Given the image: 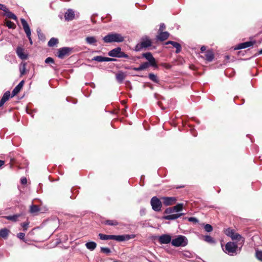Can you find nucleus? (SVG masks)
<instances>
[{
    "label": "nucleus",
    "instance_id": "nucleus-1",
    "mask_svg": "<svg viewBox=\"0 0 262 262\" xmlns=\"http://www.w3.org/2000/svg\"><path fill=\"white\" fill-rule=\"evenodd\" d=\"M99 236L102 240L113 239L118 242L126 241L135 237L134 234H124V235H106L102 233H99Z\"/></svg>",
    "mask_w": 262,
    "mask_h": 262
},
{
    "label": "nucleus",
    "instance_id": "nucleus-2",
    "mask_svg": "<svg viewBox=\"0 0 262 262\" xmlns=\"http://www.w3.org/2000/svg\"><path fill=\"white\" fill-rule=\"evenodd\" d=\"M105 43L121 42L124 40V37L120 34L116 33H109L103 38Z\"/></svg>",
    "mask_w": 262,
    "mask_h": 262
},
{
    "label": "nucleus",
    "instance_id": "nucleus-3",
    "mask_svg": "<svg viewBox=\"0 0 262 262\" xmlns=\"http://www.w3.org/2000/svg\"><path fill=\"white\" fill-rule=\"evenodd\" d=\"M188 244L187 238L182 235L176 236L171 241V245L176 247H185Z\"/></svg>",
    "mask_w": 262,
    "mask_h": 262
},
{
    "label": "nucleus",
    "instance_id": "nucleus-4",
    "mask_svg": "<svg viewBox=\"0 0 262 262\" xmlns=\"http://www.w3.org/2000/svg\"><path fill=\"white\" fill-rule=\"evenodd\" d=\"M223 251L230 256H233L237 254V245L234 242H228L225 248L222 247Z\"/></svg>",
    "mask_w": 262,
    "mask_h": 262
},
{
    "label": "nucleus",
    "instance_id": "nucleus-5",
    "mask_svg": "<svg viewBox=\"0 0 262 262\" xmlns=\"http://www.w3.org/2000/svg\"><path fill=\"white\" fill-rule=\"evenodd\" d=\"M151 46V40L147 37L142 38L141 41L138 43L135 47V51L138 52L143 48H147Z\"/></svg>",
    "mask_w": 262,
    "mask_h": 262
},
{
    "label": "nucleus",
    "instance_id": "nucleus-6",
    "mask_svg": "<svg viewBox=\"0 0 262 262\" xmlns=\"http://www.w3.org/2000/svg\"><path fill=\"white\" fill-rule=\"evenodd\" d=\"M108 55L113 57L117 58H128L127 54L121 51V49L120 47L116 48L108 52Z\"/></svg>",
    "mask_w": 262,
    "mask_h": 262
},
{
    "label": "nucleus",
    "instance_id": "nucleus-7",
    "mask_svg": "<svg viewBox=\"0 0 262 262\" xmlns=\"http://www.w3.org/2000/svg\"><path fill=\"white\" fill-rule=\"evenodd\" d=\"M173 212L174 211L172 207L166 208L164 211V213L169 214L164 216L163 218L167 220H172L178 219L183 214V213L172 214Z\"/></svg>",
    "mask_w": 262,
    "mask_h": 262
},
{
    "label": "nucleus",
    "instance_id": "nucleus-8",
    "mask_svg": "<svg viewBox=\"0 0 262 262\" xmlns=\"http://www.w3.org/2000/svg\"><path fill=\"white\" fill-rule=\"evenodd\" d=\"M20 21H21V25L23 27L24 31H25V33L26 34V36L29 40L30 43L31 45H32L33 41H32V40L31 37V30H30V27H29L28 24L27 23V21L24 18H23L20 19Z\"/></svg>",
    "mask_w": 262,
    "mask_h": 262
},
{
    "label": "nucleus",
    "instance_id": "nucleus-9",
    "mask_svg": "<svg viewBox=\"0 0 262 262\" xmlns=\"http://www.w3.org/2000/svg\"><path fill=\"white\" fill-rule=\"evenodd\" d=\"M72 51V48L70 47H63L58 50L57 57L60 59H63L66 56L70 55Z\"/></svg>",
    "mask_w": 262,
    "mask_h": 262
},
{
    "label": "nucleus",
    "instance_id": "nucleus-10",
    "mask_svg": "<svg viewBox=\"0 0 262 262\" xmlns=\"http://www.w3.org/2000/svg\"><path fill=\"white\" fill-rule=\"evenodd\" d=\"M188 221L190 222H192L194 224H198V228H203L204 229H213L211 225L208 224H204L203 223H200L199 220L195 217H190L188 218Z\"/></svg>",
    "mask_w": 262,
    "mask_h": 262
},
{
    "label": "nucleus",
    "instance_id": "nucleus-11",
    "mask_svg": "<svg viewBox=\"0 0 262 262\" xmlns=\"http://www.w3.org/2000/svg\"><path fill=\"white\" fill-rule=\"evenodd\" d=\"M225 234L230 236L232 240H236L242 244L244 243V239L238 233H235L234 230H225Z\"/></svg>",
    "mask_w": 262,
    "mask_h": 262
},
{
    "label": "nucleus",
    "instance_id": "nucleus-12",
    "mask_svg": "<svg viewBox=\"0 0 262 262\" xmlns=\"http://www.w3.org/2000/svg\"><path fill=\"white\" fill-rule=\"evenodd\" d=\"M142 57H144L148 62L150 63L151 67H154L155 69L158 68V65L157 64L155 58L152 56L150 52H146L142 54Z\"/></svg>",
    "mask_w": 262,
    "mask_h": 262
},
{
    "label": "nucleus",
    "instance_id": "nucleus-13",
    "mask_svg": "<svg viewBox=\"0 0 262 262\" xmlns=\"http://www.w3.org/2000/svg\"><path fill=\"white\" fill-rule=\"evenodd\" d=\"M150 204L154 210L159 211L161 210L162 204L160 200L157 197H152L150 201Z\"/></svg>",
    "mask_w": 262,
    "mask_h": 262
},
{
    "label": "nucleus",
    "instance_id": "nucleus-14",
    "mask_svg": "<svg viewBox=\"0 0 262 262\" xmlns=\"http://www.w3.org/2000/svg\"><path fill=\"white\" fill-rule=\"evenodd\" d=\"M158 241L161 244L171 243L172 239L170 234H164L159 236Z\"/></svg>",
    "mask_w": 262,
    "mask_h": 262
},
{
    "label": "nucleus",
    "instance_id": "nucleus-15",
    "mask_svg": "<svg viewBox=\"0 0 262 262\" xmlns=\"http://www.w3.org/2000/svg\"><path fill=\"white\" fill-rule=\"evenodd\" d=\"M254 42H255L254 41H249L240 43L237 45V46L235 48V50L243 49L247 48L248 47H251L254 45Z\"/></svg>",
    "mask_w": 262,
    "mask_h": 262
},
{
    "label": "nucleus",
    "instance_id": "nucleus-16",
    "mask_svg": "<svg viewBox=\"0 0 262 262\" xmlns=\"http://www.w3.org/2000/svg\"><path fill=\"white\" fill-rule=\"evenodd\" d=\"M16 53L18 57L22 60L26 59L28 58L27 54L25 53L24 49L21 47H18L16 48Z\"/></svg>",
    "mask_w": 262,
    "mask_h": 262
},
{
    "label": "nucleus",
    "instance_id": "nucleus-17",
    "mask_svg": "<svg viewBox=\"0 0 262 262\" xmlns=\"http://www.w3.org/2000/svg\"><path fill=\"white\" fill-rule=\"evenodd\" d=\"M75 17V12L72 9H69L65 12L64 18L67 21L73 20Z\"/></svg>",
    "mask_w": 262,
    "mask_h": 262
},
{
    "label": "nucleus",
    "instance_id": "nucleus-18",
    "mask_svg": "<svg viewBox=\"0 0 262 262\" xmlns=\"http://www.w3.org/2000/svg\"><path fill=\"white\" fill-rule=\"evenodd\" d=\"M164 205L166 206L171 205L176 201L174 197H163L162 198Z\"/></svg>",
    "mask_w": 262,
    "mask_h": 262
},
{
    "label": "nucleus",
    "instance_id": "nucleus-19",
    "mask_svg": "<svg viewBox=\"0 0 262 262\" xmlns=\"http://www.w3.org/2000/svg\"><path fill=\"white\" fill-rule=\"evenodd\" d=\"M24 81L22 80L15 87L12 92V97L17 95L20 92L24 85Z\"/></svg>",
    "mask_w": 262,
    "mask_h": 262
},
{
    "label": "nucleus",
    "instance_id": "nucleus-20",
    "mask_svg": "<svg viewBox=\"0 0 262 262\" xmlns=\"http://www.w3.org/2000/svg\"><path fill=\"white\" fill-rule=\"evenodd\" d=\"M169 44L172 45V46L176 49V53H179L181 52L182 50V47L179 43L173 41H168L166 42V45Z\"/></svg>",
    "mask_w": 262,
    "mask_h": 262
},
{
    "label": "nucleus",
    "instance_id": "nucleus-21",
    "mask_svg": "<svg viewBox=\"0 0 262 262\" xmlns=\"http://www.w3.org/2000/svg\"><path fill=\"white\" fill-rule=\"evenodd\" d=\"M160 33L159 35L157 36V38L158 40L160 41L165 40L169 37V34L168 32L165 31H159Z\"/></svg>",
    "mask_w": 262,
    "mask_h": 262
},
{
    "label": "nucleus",
    "instance_id": "nucleus-22",
    "mask_svg": "<svg viewBox=\"0 0 262 262\" xmlns=\"http://www.w3.org/2000/svg\"><path fill=\"white\" fill-rule=\"evenodd\" d=\"M10 97V91H8L6 92H5L2 97L1 100H0V107H2L4 103L8 101Z\"/></svg>",
    "mask_w": 262,
    "mask_h": 262
},
{
    "label": "nucleus",
    "instance_id": "nucleus-23",
    "mask_svg": "<svg viewBox=\"0 0 262 262\" xmlns=\"http://www.w3.org/2000/svg\"><path fill=\"white\" fill-rule=\"evenodd\" d=\"M205 60L208 62H211L214 58V53L211 50H208L205 54Z\"/></svg>",
    "mask_w": 262,
    "mask_h": 262
},
{
    "label": "nucleus",
    "instance_id": "nucleus-24",
    "mask_svg": "<svg viewBox=\"0 0 262 262\" xmlns=\"http://www.w3.org/2000/svg\"><path fill=\"white\" fill-rule=\"evenodd\" d=\"M21 216L20 214H14L13 215L6 216L5 217L8 220L11 221L13 222L17 221L19 217Z\"/></svg>",
    "mask_w": 262,
    "mask_h": 262
},
{
    "label": "nucleus",
    "instance_id": "nucleus-25",
    "mask_svg": "<svg viewBox=\"0 0 262 262\" xmlns=\"http://www.w3.org/2000/svg\"><path fill=\"white\" fill-rule=\"evenodd\" d=\"M85 247L90 251H93L97 247V244L94 242H89L85 244Z\"/></svg>",
    "mask_w": 262,
    "mask_h": 262
},
{
    "label": "nucleus",
    "instance_id": "nucleus-26",
    "mask_svg": "<svg viewBox=\"0 0 262 262\" xmlns=\"http://www.w3.org/2000/svg\"><path fill=\"white\" fill-rule=\"evenodd\" d=\"M85 40L88 44L96 46L97 40L94 36H88L85 38Z\"/></svg>",
    "mask_w": 262,
    "mask_h": 262
},
{
    "label": "nucleus",
    "instance_id": "nucleus-27",
    "mask_svg": "<svg viewBox=\"0 0 262 262\" xmlns=\"http://www.w3.org/2000/svg\"><path fill=\"white\" fill-rule=\"evenodd\" d=\"M125 74L122 72H119L116 75V78L119 83H121L125 78Z\"/></svg>",
    "mask_w": 262,
    "mask_h": 262
},
{
    "label": "nucleus",
    "instance_id": "nucleus-28",
    "mask_svg": "<svg viewBox=\"0 0 262 262\" xmlns=\"http://www.w3.org/2000/svg\"><path fill=\"white\" fill-rule=\"evenodd\" d=\"M40 209L39 207L37 205H32L30 207V212L32 214H36L38 212H39Z\"/></svg>",
    "mask_w": 262,
    "mask_h": 262
},
{
    "label": "nucleus",
    "instance_id": "nucleus-29",
    "mask_svg": "<svg viewBox=\"0 0 262 262\" xmlns=\"http://www.w3.org/2000/svg\"><path fill=\"white\" fill-rule=\"evenodd\" d=\"M58 43V40L56 38L52 37L48 41V45L50 47H53Z\"/></svg>",
    "mask_w": 262,
    "mask_h": 262
},
{
    "label": "nucleus",
    "instance_id": "nucleus-30",
    "mask_svg": "<svg viewBox=\"0 0 262 262\" xmlns=\"http://www.w3.org/2000/svg\"><path fill=\"white\" fill-rule=\"evenodd\" d=\"M5 15H6L8 18H12L14 20H17L16 16L9 9L5 12Z\"/></svg>",
    "mask_w": 262,
    "mask_h": 262
},
{
    "label": "nucleus",
    "instance_id": "nucleus-31",
    "mask_svg": "<svg viewBox=\"0 0 262 262\" xmlns=\"http://www.w3.org/2000/svg\"><path fill=\"white\" fill-rule=\"evenodd\" d=\"M148 78L151 81L155 83H159V80L155 74L153 73H149L148 75Z\"/></svg>",
    "mask_w": 262,
    "mask_h": 262
},
{
    "label": "nucleus",
    "instance_id": "nucleus-32",
    "mask_svg": "<svg viewBox=\"0 0 262 262\" xmlns=\"http://www.w3.org/2000/svg\"><path fill=\"white\" fill-rule=\"evenodd\" d=\"M4 25H6L9 29H14L16 27V25H15L14 23L8 20H5Z\"/></svg>",
    "mask_w": 262,
    "mask_h": 262
},
{
    "label": "nucleus",
    "instance_id": "nucleus-33",
    "mask_svg": "<svg viewBox=\"0 0 262 262\" xmlns=\"http://www.w3.org/2000/svg\"><path fill=\"white\" fill-rule=\"evenodd\" d=\"M204 240L210 244H215V242L214 239L209 235H205L203 236Z\"/></svg>",
    "mask_w": 262,
    "mask_h": 262
},
{
    "label": "nucleus",
    "instance_id": "nucleus-34",
    "mask_svg": "<svg viewBox=\"0 0 262 262\" xmlns=\"http://www.w3.org/2000/svg\"><path fill=\"white\" fill-rule=\"evenodd\" d=\"M10 230H0V237L4 239L7 238Z\"/></svg>",
    "mask_w": 262,
    "mask_h": 262
},
{
    "label": "nucleus",
    "instance_id": "nucleus-35",
    "mask_svg": "<svg viewBox=\"0 0 262 262\" xmlns=\"http://www.w3.org/2000/svg\"><path fill=\"white\" fill-rule=\"evenodd\" d=\"M183 204H178L177 205H176L175 206L173 207L172 208H173L174 212H177L181 211L183 209Z\"/></svg>",
    "mask_w": 262,
    "mask_h": 262
},
{
    "label": "nucleus",
    "instance_id": "nucleus-36",
    "mask_svg": "<svg viewBox=\"0 0 262 262\" xmlns=\"http://www.w3.org/2000/svg\"><path fill=\"white\" fill-rule=\"evenodd\" d=\"M92 60L98 62H104V57L101 56H96L92 58Z\"/></svg>",
    "mask_w": 262,
    "mask_h": 262
},
{
    "label": "nucleus",
    "instance_id": "nucleus-37",
    "mask_svg": "<svg viewBox=\"0 0 262 262\" xmlns=\"http://www.w3.org/2000/svg\"><path fill=\"white\" fill-rule=\"evenodd\" d=\"M37 33L39 39L43 40L45 38L44 34L41 33V30L40 29L38 28L37 29Z\"/></svg>",
    "mask_w": 262,
    "mask_h": 262
},
{
    "label": "nucleus",
    "instance_id": "nucleus-38",
    "mask_svg": "<svg viewBox=\"0 0 262 262\" xmlns=\"http://www.w3.org/2000/svg\"><path fill=\"white\" fill-rule=\"evenodd\" d=\"M100 250H101V252L107 254H109L111 252L110 249L107 247H102L100 248Z\"/></svg>",
    "mask_w": 262,
    "mask_h": 262
},
{
    "label": "nucleus",
    "instance_id": "nucleus-39",
    "mask_svg": "<svg viewBox=\"0 0 262 262\" xmlns=\"http://www.w3.org/2000/svg\"><path fill=\"white\" fill-rule=\"evenodd\" d=\"M105 224L108 225H116L118 224L117 221L114 220H107L105 222Z\"/></svg>",
    "mask_w": 262,
    "mask_h": 262
},
{
    "label": "nucleus",
    "instance_id": "nucleus-40",
    "mask_svg": "<svg viewBox=\"0 0 262 262\" xmlns=\"http://www.w3.org/2000/svg\"><path fill=\"white\" fill-rule=\"evenodd\" d=\"M256 257L262 262V251H256L255 253Z\"/></svg>",
    "mask_w": 262,
    "mask_h": 262
},
{
    "label": "nucleus",
    "instance_id": "nucleus-41",
    "mask_svg": "<svg viewBox=\"0 0 262 262\" xmlns=\"http://www.w3.org/2000/svg\"><path fill=\"white\" fill-rule=\"evenodd\" d=\"M26 63H24L23 64V66L22 67H20L19 68V71H20V75L22 76L25 73V71H26Z\"/></svg>",
    "mask_w": 262,
    "mask_h": 262
},
{
    "label": "nucleus",
    "instance_id": "nucleus-42",
    "mask_svg": "<svg viewBox=\"0 0 262 262\" xmlns=\"http://www.w3.org/2000/svg\"><path fill=\"white\" fill-rule=\"evenodd\" d=\"M25 234L24 233L20 232L17 234V237L20 239H23L25 243H27V240L25 238Z\"/></svg>",
    "mask_w": 262,
    "mask_h": 262
},
{
    "label": "nucleus",
    "instance_id": "nucleus-43",
    "mask_svg": "<svg viewBox=\"0 0 262 262\" xmlns=\"http://www.w3.org/2000/svg\"><path fill=\"white\" fill-rule=\"evenodd\" d=\"M45 63H54V60L52 57H48L45 60Z\"/></svg>",
    "mask_w": 262,
    "mask_h": 262
},
{
    "label": "nucleus",
    "instance_id": "nucleus-44",
    "mask_svg": "<svg viewBox=\"0 0 262 262\" xmlns=\"http://www.w3.org/2000/svg\"><path fill=\"white\" fill-rule=\"evenodd\" d=\"M141 65L142 66L143 70L147 69V68H148L150 66L151 67L150 63L148 62H144L143 63L141 64Z\"/></svg>",
    "mask_w": 262,
    "mask_h": 262
},
{
    "label": "nucleus",
    "instance_id": "nucleus-45",
    "mask_svg": "<svg viewBox=\"0 0 262 262\" xmlns=\"http://www.w3.org/2000/svg\"><path fill=\"white\" fill-rule=\"evenodd\" d=\"M0 10H3L4 12H6L8 11V8L4 4H0Z\"/></svg>",
    "mask_w": 262,
    "mask_h": 262
},
{
    "label": "nucleus",
    "instance_id": "nucleus-46",
    "mask_svg": "<svg viewBox=\"0 0 262 262\" xmlns=\"http://www.w3.org/2000/svg\"><path fill=\"white\" fill-rule=\"evenodd\" d=\"M130 69L136 71H140L143 70L142 67L141 65H140L139 67H134V68H130Z\"/></svg>",
    "mask_w": 262,
    "mask_h": 262
},
{
    "label": "nucleus",
    "instance_id": "nucleus-47",
    "mask_svg": "<svg viewBox=\"0 0 262 262\" xmlns=\"http://www.w3.org/2000/svg\"><path fill=\"white\" fill-rule=\"evenodd\" d=\"M116 61V59L115 58L104 57V61L108 62V61Z\"/></svg>",
    "mask_w": 262,
    "mask_h": 262
},
{
    "label": "nucleus",
    "instance_id": "nucleus-48",
    "mask_svg": "<svg viewBox=\"0 0 262 262\" xmlns=\"http://www.w3.org/2000/svg\"><path fill=\"white\" fill-rule=\"evenodd\" d=\"M20 181H21V183L23 185L26 184L27 183V180L26 178H25V177L21 178Z\"/></svg>",
    "mask_w": 262,
    "mask_h": 262
},
{
    "label": "nucleus",
    "instance_id": "nucleus-49",
    "mask_svg": "<svg viewBox=\"0 0 262 262\" xmlns=\"http://www.w3.org/2000/svg\"><path fill=\"white\" fill-rule=\"evenodd\" d=\"M165 28L164 24L162 23L160 25L159 31H162Z\"/></svg>",
    "mask_w": 262,
    "mask_h": 262
},
{
    "label": "nucleus",
    "instance_id": "nucleus-50",
    "mask_svg": "<svg viewBox=\"0 0 262 262\" xmlns=\"http://www.w3.org/2000/svg\"><path fill=\"white\" fill-rule=\"evenodd\" d=\"M28 223H24L22 224V226L24 228H27L28 227Z\"/></svg>",
    "mask_w": 262,
    "mask_h": 262
},
{
    "label": "nucleus",
    "instance_id": "nucleus-51",
    "mask_svg": "<svg viewBox=\"0 0 262 262\" xmlns=\"http://www.w3.org/2000/svg\"><path fill=\"white\" fill-rule=\"evenodd\" d=\"M206 47L204 46H202L201 48V51L202 52H204L206 50Z\"/></svg>",
    "mask_w": 262,
    "mask_h": 262
},
{
    "label": "nucleus",
    "instance_id": "nucleus-52",
    "mask_svg": "<svg viewBox=\"0 0 262 262\" xmlns=\"http://www.w3.org/2000/svg\"><path fill=\"white\" fill-rule=\"evenodd\" d=\"M259 54H262V49L259 51L257 55H259Z\"/></svg>",
    "mask_w": 262,
    "mask_h": 262
},
{
    "label": "nucleus",
    "instance_id": "nucleus-53",
    "mask_svg": "<svg viewBox=\"0 0 262 262\" xmlns=\"http://www.w3.org/2000/svg\"><path fill=\"white\" fill-rule=\"evenodd\" d=\"M33 234V232H32V230L29 233L28 235H32Z\"/></svg>",
    "mask_w": 262,
    "mask_h": 262
},
{
    "label": "nucleus",
    "instance_id": "nucleus-54",
    "mask_svg": "<svg viewBox=\"0 0 262 262\" xmlns=\"http://www.w3.org/2000/svg\"><path fill=\"white\" fill-rule=\"evenodd\" d=\"M192 135H193V136H194V137H195V136H196V135H195V134H194L192 132Z\"/></svg>",
    "mask_w": 262,
    "mask_h": 262
},
{
    "label": "nucleus",
    "instance_id": "nucleus-55",
    "mask_svg": "<svg viewBox=\"0 0 262 262\" xmlns=\"http://www.w3.org/2000/svg\"><path fill=\"white\" fill-rule=\"evenodd\" d=\"M38 229V227H35L33 229L35 230V229Z\"/></svg>",
    "mask_w": 262,
    "mask_h": 262
},
{
    "label": "nucleus",
    "instance_id": "nucleus-56",
    "mask_svg": "<svg viewBox=\"0 0 262 262\" xmlns=\"http://www.w3.org/2000/svg\"><path fill=\"white\" fill-rule=\"evenodd\" d=\"M185 256H189L188 255V254H185Z\"/></svg>",
    "mask_w": 262,
    "mask_h": 262
},
{
    "label": "nucleus",
    "instance_id": "nucleus-57",
    "mask_svg": "<svg viewBox=\"0 0 262 262\" xmlns=\"http://www.w3.org/2000/svg\"><path fill=\"white\" fill-rule=\"evenodd\" d=\"M185 256H189L188 255V254H185Z\"/></svg>",
    "mask_w": 262,
    "mask_h": 262
},
{
    "label": "nucleus",
    "instance_id": "nucleus-58",
    "mask_svg": "<svg viewBox=\"0 0 262 262\" xmlns=\"http://www.w3.org/2000/svg\"><path fill=\"white\" fill-rule=\"evenodd\" d=\"M206 231H207V232H210V231H211L212 230H206Z\"/></svg>",
    "mask_w": 262,
    "mask_h": 262
},
{
    "label": "nucleus",
    "instance_id": "nucleus-59",
    "mask_svg": "<svg viewBox=\"0 0 262 262\" xmlns=\"http://www.w3.org/2000/svg\"><path fill=\"white\" fill-rule=\"evenodd\" d=\"M67 237H66L64 239V240H67Z\"/></svg>",
    "mask_w": 262,
    "mask_h": 262
},
{
    "label": "nucleus",
    "instance_id": "nucleus-60",
    "mask_svg": "<svg viewBox=\"0 0 262 262\" xmlns=\"http://www.w3.org/2000/svg\"><path fill=\"white\" fill-rule=\"evenodd\" d=\"M3 229L5 230V229H7L5 228H3Z\"/></svg>",
    "mask_w": 262,
    "mask_h": 262
},
{
    "label": "nucleus",
    "instance_id": "nucleus-61",
    "mask_svg": "<svg viewBox=\"0 0 262 262\" xmlns=\"http://www.w3.org/2000/svg\"><path fill=\"white\" fill-rule=\"evenodd\" d=\"M113 262H117V261H113Z\"/></svg>",
    "mask_w": 262,
    "mask_h": 262
}]
</instances>
